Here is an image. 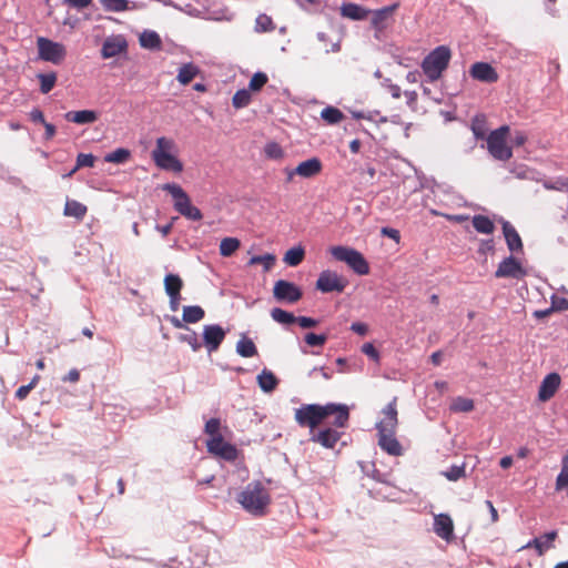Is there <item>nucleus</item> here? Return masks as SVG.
Listing matches in <instances>:
<instances>
[{
	"mask_svg": "<svg viewBox=\"0 0 568 568\" xmlns=\"http://www.w3.org/2000/svg\"><path fill=\"white\" fill-rule=\"evenodd\" d=\"M382 234L396 241L397 243L399 242L400 240V234H399V231L396 230V229H393V227H383L382 229Z\"/></svg>",
	"mask_w": 568,
	"mask_h": 568,
	"instance_id": "64",
	"label": "nucleus"
},
{
	"mask_svg": "<svg viewBox=\"0 0 568 568\" xmlns=\"http://www.w3.org/2000/svg\"><path fill=\"white\" fill-rule=\"evenodd\" d=\"M100 2L108 12H122L129 9L128 0H100Z\"/></svg>",
	"mask_w": 568,
	"mask_h": 568,
	"instance_id": "43",
	"label": "nucleus"
},
{
	"mask_svg": "<svg viewBox=\"0 0 568 568\" xmlns=\"http://www.w3.org/2000/svg\"><path fill=\"white\" fill-rule=\"evenodd\" d=\"M174 200V210L191 221H200L203 217L202 212L196 206L192 205L190 196L183 187L176 183H165L162 187Z\"/></svg>",
	"mask_w": 568,
	"mask_h": 568,
	"instance_id": "4",
	"label": "nucleus"
},
{
	"mask_svg": "<svg viewBox=\"0 0 568 568\" xmlns=\"http://www.w3.org/2000/svg\"><path fill=\"white\" fill-rule=\"evenodd\" d=\"M251 102V93L247 89H241L235 92L232 104L235 109H242Z\"/></svg>",
	"mask_w": 568,
	"mask_h": 568,
	"instance_id": "47",
	"label": "nucleus"
},
{
	"mask_svg": "<svg viewBox=\"0 0 568 568\" xmlns=\"http://www.w3.org/2000/svg\"><path fill=\"white\" fill-rule=\"evenodd\" d=\"M29 118L34 123L44 124L47 122L43 112L39 108L32 109L29 113Z\"/></svg>",
	"mask_w": 568,
	"mask_h": 568,
	"instance_id": "61",
	"label": "nucleus"
},
{
	"mask_svg": "<svg viewBox=\"0 0 568 568\" xmlns=\"http://www.w3.org/2000/svg\"><path fill=\"white\" fill-rule=\"evenodd\" d=\"M435 534L446 541H450L454 537V524L448 514H438L434 517Z\"/></svg>",
	"mask_w": 568,
	"mask_h": 568,
	"instance_id": "17",
	"label": "nucleus"
},
{
	"mask_svg": "<svg viewBox=\"0 0 568 568\" xmlns=\"http://www.w3.org/2000/svg\"><path fill=\"white\" fill-rule=\"evenodd\" d=\"M568 487V453L561 459V471L556 478V490Z\"/></svg>",
	"mask_w": 568,
	"mask_h": 568,
	"instance_id": "44",
	"label": "nucleus"
},
{
	"mask_svg": "<svg viewBox=\"0 0 568 568\" xmlns=\"http://www.w3.org/2000/svg\"><path fill=\"white\" fill-rule=\"evenodd\" d=\"M304 341L308 346L322 347L327 341V335L326 334H315V333L311 332V333L305 334Z\"/></svg>",
	"mask_w": 568,
	"mask_h": 568,
	"instance_id": "51",
	"label": "nucleus"
},
{
	"mask_svg": "<svg viewBox=\"0 0 568 568\" xmlns=\"http://www.w3.org/2000/svg\"><path fill=\"white\" fill-rule=\"evenodd\" d=\"M471 131L474 133V136L477 139V140H484L486 139L487 140V136H486V126H485V122L483 120H479V119H474V121L471 122Z\"/></svg>",
	"mask_w": 568,
	"mask_h": 568,
	"instance_id": "54",
	"label": "nucleus"
},
{
	"mask_svg": "<svg viewBox=\"0 0 568 568\" xmlns=\"http://www.w3.org/2000/svg\"><path fill=\"white\" fill-rule=\"evenodd\" d=\"M322 171V162L318 158H311L301 162L294 172L304 179H311Z\"/></svg>",
	"mask_w": 568,
	"mask_h": 568,
	"instance_id": "23",
	"label": "nucleus"
},
{
	"mask_svg": "<svg viewBox=\"0 0 568 568\" xmlns=\"http://www.w3.org/2000/svg\"><path fill=\"white\" fill-rule=\"evenodd\" d=\"M273 296L280 303L295 304L302 296V288L293 282L278 280L273 287Z\"/></svg>",
	"mask_w": 568,
	"mask_h": 568,
	"instance_id": "8",
	"label": "nucleus"
},
{
	"mask_svg": "<svg viewBox=\"0 0 568 568\" xmlns=\"http://www.w3.org/2000/svg\"><path fill=\"white\" fill-rule=\"evenodd\" d=\"M256 382L261 390L266 394L274 392L280 384V379L267 368L262 369L256 377Z\"/></svg>",
	"mask_w": 568,
	"mask_h": 568,
	"instance_id": "25",
	"label": "nucleus"
},
{
	"mask_svg": "<svg viewBox=\"0 0 568 568\" xmlns=\"http://www.w3.org/2000/svg\"><path fill=\"white\" fill-rule=\"evenodd\" d=\"M452 58V51L447 45H438L423 60L422 69L429 81H436L447 69Z\"/></svg>",
	"mask_w": 568,
	"mask_h": 568,
	"instance_id": "3",
	"label": "nucleus"
},
{
	"mask_svg": "<svg viewBox=\"0 0 568 568\" xmlns=\"http://www.w3.org/2000/svg\"><path fill=\"white\" fill-rule=\"evenodd\" d=\"M64 119L68 122L84 125L95 122L99 119V113L94 110L69 111L64 114Z\"/></svg>",
	"mask_w": 568,
	"mask_h": 568,
	"instance_id": "24",
	"label": "nucleus"
},
{
	"mask_svg": "<svg viewBox=\"0 0 568 568\" xmlns=\"http://www.w3.org/2000/svg\"><path fill=\"white\" fill-rule=\"evenodd\" d=\"M174 146L175 144L173 140L165 136L158 138L155 149L152 151V155L159 154V152H170Z\"/></svg>",
	"mask_w": 568,
	"mask_h": 568,
	"instance_id": "52",
	"label": "nucleus"
},
{
	"mask_svg": "<svg viewBox=\"0 0 568 568\" xmlns=\"http://www.w3.org/2000/svg\"><path fill=\"white\" fill-rule=\"evenodd\" d=\"M361 349L372 361H374L375 363H379V358H381L379 352L377 351V348L374 346L373 343H365V344H363Z\"/></svg>",
	"mask_w": 568,
	"mask_h": 568,
	"instance_id": "57",
	"label": "nucleus"
},
{
	"mask_svg": "<svg viewBox=\"0 0 568 568\" xmlns=\"http://www.w3.org/2000/svg\"><path fill=\"white\" fill-rule=\"evenodd\" d=\"M268 78L264 72H256L248 82L250 91H260L267 82Z\"/></svg>",
	"mask_w": 568,
	"mask_h": 568,
	"instance_id": "50",
	"label": "nucleus"
},
{
	"mask_svg": "<svg viewBox=\"0 0 568 568\" xmlns=\"http://www.w3.org/2000/svg\"><path fill=\"white\" fill-rule=\"evenodd\" d=\"M199 72L200 69L197 65L192 62L185 63L180 68L176 79L181 84L186 85L197 75Z\"/></svg>",
	"mask_w": 568,
	"mask_h": 568,
	"instance_id": "29",
	"label": "nucleus"
},
{
	"mask_svg": "<svg viewBox=\"0 0 568 568\" xmlns=\"http://www.w3.org/2000/svg\"><path fill=\"white\" fill-rule=\"evenodd\" d=\"M38 57L52 64H61L67 57L65 45L45 37L37 38Z\"/></svg>",
	"mask_w": 568,
	"mask_h": 568,
	"instance_id": "7",
	"label": "nucleus"
},
{
	"mask_svg": "<svg viewBox=\"0 0 568 568\" xmlns=\"http://www.w3.org/2000/svg\"><path fill=\"white\" fill-rule=\"evenodd\" d=\"M509 132L508 125H501L491 131L487 136V149L490 155L498 161H507L513 156V151L506 144V136Z\"/></svg>",
	"mask_w": 568,
	"mask_h": 568,
	"instance_id": "6",
	"label": "nucleus"
},
{
	"mask_svg": "<svg viewBox=\"0 0 568 568\" xmlns=\"http://www.w3.org/2000/svg\"><path fill=\"white\" fill-rule=\"evenodd\" d=\"M95 158L91 153H79L77 156V164L67 174L63 175V178H70L80 168H92L94 165Z\"/></svg>",
	"mask_w": 568,
	"mask_h": 568,
	"instance_id": "37",
	"label": "nucleus"
},
{
	"mask_svg": "<svg viewBox=\"0 0 568 568\" xmlns=\"http://www.w3.org/2000/svg\"><path fill=\"white\" fill-rule=\"evenodd\" d=\"M219 458L226 462H235L239 457V449L231 443H225L216 455Z\"/></svg>",
	"mask_w": 568,
	"mask_h": 568,
	"instance_id": "42",
	"label": "nucleus"
},
{
	"mask_svg": "<svg viewBox=\"0 0 568 568\" xmlns=\"http://www.w3.org/2000/svg\"><path fill=\"white\" fill-rule=\"evenodd\" d=\"M275 260H276L275 255H273L271 253H266L264 255L252 256L248 261V264L250 265L262 264L264 267V271H270L271 267L274 265Z\"/></svg>",
	"mask_w": 568,
	"mask_h": 568,
	"instance_id": "46",
	"label": "nucleus"
},
{
	"mask_svg": "<svg viewBox=\"0 0 568 568\" xmlns=\"http://www.w3.org/2000/svg\"><path fill=\"white\" fill-rule=\"evenodd\" d=\"M399 8V2L371 11V26L376 32H383L386 29L385 21Z\"/></svg>",
	"mask_w": 568,
	"mask_h": 568,
	"instance_id": "14",
	"label": "nucleus"
},
{
	"mask_svg": "<svg viewBox=\"0 0 568 568\" xmlns=\"http://www.w3.org/2000/svg\"><path fill=\"white\" fill-rule=\"evenodd\" d=\"M235 500L248 514L262 517L271 504V495L260 480L248 483L237 493Z\"/></svg>",
	"mask_w": 568,
	"mask_h": 568,
	"instance_id": "2",
	"label": "nucleus"
},
{
	"mask_svg": "<svg viewBox=\"0 0 568 568\" xmlns=\"http://www.w3.org/2000/svg\"><path fill=\"white\" fill-rule=\"evenodd\" d=\"M37 78L40 81V92L43 94H48L55 85L57 82V73L48 72V73H39Z\"/></svg>",
	"mask_w": 568,
	"mask_h": 568,
	"instance_id": "36",
	"label": "nucleus"
},
{
	"mask_svg": "<svg viewBox=\"0 0 568 568\" xmlns=\"http://www.w3.org/2000/svg\"><path fill=\"white\" fill-rule=\"evenodd\" d=\"M275 29L273 20L270 16L261 13L255 19L254 31L257 33L270 32Z\"/></svg>",
	"mask_w": 568,
	"mask_h": 568,
	"instance_id": "39",
	"label": "nucleus"
},
{
	"mask_svg": "<svg viewBox=\"0 0 568 568\" xmlns=\"http://www.w3.org/2000/svg\"><path fill=\"white\" fill-rule=\"evenodd\" d=\"M397 397H394L384 408V418L376 424V429L381 432H392L397 426Z\"/></svg>",
	"mask_w": 568,
	"mask_h": 568,
	"instance_id": "16",
	"label": "nucleus"
},
{
	"mask_svg": "<svg viewBox=\"0 0 568 568\" xmlns=\"http://www.w3.org/2000/svg\"><path fill=\"white\" fill-rule=\"evenodd\" d=\"M222 435L211 437L206 440V448L210 454L217 455L220 452V448L225 444Z\"/></svg>",
	"mask_w": 568,
	"mask_h": 568,
	"instance_id": "53",
	"label": "nucleus"
},
{
	"mask_svg": "<svg viewBox=\"0 0 568 568\" xmlns=\"http://www.w3.org/2000/svg\"><path fill=\"white\" fill-rule=\"evenodd\" d=\"M544 186L547 190L567 191L568 190V182L566 180L558 179L555 182H545Z\"/></svg>",
	"mask_w": 568,
	"mask_h": 568,
	"instance_id": "59",
	"label": "nucleus"
},
{
	"mask_svg": "<svg viewBox=\"0 0 568 568\" xmlns=\"http://www.w3.org/2000/svg\"><path fill=\"white\" fill-rule=\"evenodd\" d=\"M131 156V153L128 149L119 148L104 156V161L109 163L123 164Z\"/></svg>",
	"mask_w": 568,
	"mask_h": 568,
	"instance_id": "40",
	"label": "nucleus"
},
{
	"mask_svg": "<svg viewBox=\"0 0 568 568\" xmlns=\"http://www.w3.org/2000/svg\"><path fill=\"white\" fill-rule=\"evenodd\" d=\"M443 475L449 481H457L458 479L466 477L465 464L452 465L445 471H443Z\"/></svg>",
	"mask_w": 568,
	"mask_h": 568,
	"instance_id": "45",
	"label": "nucleus"
},
{
	"mask_svg": "<svg viewBox=\"0 0 568 568\" xmlns=\"http://www.w3.org/2000/svg\"><path fill=\"white\" fill-rule=\"evenodd\" d=\"M495 250V242L493 239L487 240H480L478 253L486 255L488 253L494 252Z\"/></svg>",
	"mask_w": 568,
	"mask_h": 568,
	"instance_id": "60",
	"label": "nucleus"
},
{
	"mask_svg": "<svg viewBox=\"0 0 568 568\" xmlns=\"http://www.w3.org/2000/svg\"><path fill=\"white\" fill-rule=\"evenodd\" d=\"M152 159L156 166L162 170L172 171L174 173H180L183 170L182 162L170 152H159V154H153Z\"/></svg>",
	"mask_w": 568,
	"mask_h": 568,
	"instance_id": "19",
	"label": "nucleus"
},
{
	"mask_svg": "<svg viewBox=\"0 0 568 568\" xmlns=\"http://www.w3.org/2000/svg\"><path fill=\"white\" fill-rule=\"evenodd\" d=\"M503 233L510 252L517 253L523 251L521 237L510 222L503 221Z\"/></svg>",
	"mask_w": 568,
	"mask_h": 568,
	"instance_id": "21",
	"label": "nucleus"
},
{
	"mask_svg": "<svg viewBox=\"0 0 568 568\" xmlns=\"http://www.w3.org/2000/svg\"><path fill=\"white\" fill-rule=\"evenodd\" d=\"M369 13V9H366L363 6L354 2H344L341 6V14L344 18H348L353 21H363L368 17Z\"/></svg>",
	"mask_w": 568,
	"mask_h": 568,
	"instance_id": "22",
	"label": "nucleus"
},
{
	"mask_svg": "<svg viewBox=\"0 0 568 568\" xmlns=\"http://www.w3.org/2000/svg\"><path fill=\"white\" fill-rule=\"evenodd\" d=\"M474 229L481 234H491L495 231L494 222L486 215L477 214L471 219Z\"/></svg>",
	"mask_w": 568,
	"mask_h": 568,
	"instance_id": "28",
	"label": "nucleus"
},
{
	"mask_svg": "<svg viewBox=\"0 0 568 568\" xmlns=\"http://www.w3.org/2000/svg\"><path fill=\"white\" fill-rule=\"evenodd\" d=\"M126 48L128 43L122 37L108 38L102 44L101 55L103 59H110L125 51Z\"/></svg>",
	"mask_w": 568,
	"mask_h": 568,
	"instance_id": "20",
	"label": "nucleus"
},
{
	"mask_svg": "<svg viewBox=\"0 0 568 568\" xmlns=\"http://www.w3.org/2000/svg\"><path fill=\"white\" fill-rule=\"evenodd\" d=\"M87 213V206L78 201H67L64 206V215L82 219Z\"/></svg>",
	"mask_w": 568,
	"mask_h": 568,
	"instance_id": "35",
	"label": "nucleus"
},
{
	"mask_svg": "<svg viewBox=\"0 0 568 568\" xmlns=\"http://www.w3.org/2000/svg\"><path fill=\"white\" fill-rule=\"evenodd\" d=\"M332 256L341 262H345L356 274L366 275L369 273V265L363 254L348 246L337 245L329 250Z\"/></svg>",
	"mask_w": 568,
	"mask_h": 568,
	"instance_id": "5",
	"label": "nucleus"
},
{
	"mask_svg": "<svg viewBox=\"0 0 568 568\" xmlns=\"http://www.w3.org/2000/svg\"><path fill=\"white\" fill-rule=\"evenodd\" d=\"M227 331L220 324H206L203 326L202 345L205 346L209 354L216 352L225 339Z\"/></svg>",
	"mask_w": 568,
	"mask_h": 568,
	"instance_id": "10",
	"label": "nucleus"
},
{
	"mask_svg": "<svg viewBox=\"0 0 568 568\" xmlns=\"http://www.w3.org/2000/svg\"><path fill=\"white\" fill-rule=\"evenodd\" d=\"M304 256H305V250L301 245L293 246L286 251L283 261L288 266L294 267L302 263V261L304 260Z\"/></svg>",
	"mask_w": 568,
	"mask_h": 568,
	"instance_id": "31",
	"label": "nucleus"
},
{
	"mask_svg": "<svg viewBox=\"0 0 568 568\" xmlns=\"http://www.w3.org/2000/svg\"><path fill=\"white\" fill-rule=\"evenodd\" d=\"M321 118L327 123V124H337L344 119V113L332 105L325 106L321 111Z\"/></svg>",
	"mask_w": 568,
	"mask_h": 568,
	"instance_id": "32",
	"label": "nucleus"
},
{
	"mask_svg": "<svg viewBox=\"0 0 568 568\" xmlns=\"http://www.w3.org/2000/svg\"><path fill=\"white\" fill-rule=\"evenodd\" d=\"M469 74L473 79L484 83H494L498 80L497 71L488 62H475L469 69Z\"/></svg>",
	"mask_w": 568,
	"mask_h": 568,
	"instance_id": "12",
	"label": "nucleus"
},
{
	"mask_svg": "<svg viewBox=\"0 0 568 568\" xmlns=\"http://www.w3.org/2000/svg\"><path fill=\"white\" fill-rule=\"evenodd\" d=\"M473 409H474L473 399L466 398L463 396L456 397L450 405V410L457 412V413H468Z\"/></svg>",
	"mask_w": 568,
	"mask_h": 568,
	"instance_id": "41",
	"label": "nucleus"
},
{
	"mask_svg": "<svg viewBox=\"0 0 568 568\" xmlns=\"http://www.w3.org/2000/svg\"><path fill=\"white\" fill-rule=\"evenodd\" d=\"M378 446L390 456H400L403 454V447L395 437V430L381 432L377 430Z\"/></svg>",
	"mask_w": 568,
	"mask_h": 568,
	"instance_id": "15",
	"label": "nucleus"
},
{
	"mask_svg": "<svg viewBox=\"0 0 568 568\" xmlns=\"http://www.w3.org/2000/svg\"><path fill=\"white\" fill-rule=\"evenodd\" d=\"M347 284L348 282L336 272L325 270L320 273L315 287L322 293H342Z\"/></svg>",
	"mask_w": 568,
	"mask_h": 568,
	"instance_id": "9",
	"label": "nucleus"
},
{
	"mask_svg": "<svg viewBox=\"0 0 568 568\" xmlns=\"http://www.w3.org/2000/svg\"><path fill=\"white\" fill-rule=\"evenodd\" d=\"M264 154L267 159L280 160L284 155L282 146L276 142H268L264 146Z\"/></svg>",
	"mask_w": 568,
	"mask_h": 568,
	"instance_id": "49",
	"label": "nucleus"
},
{
	"mask_svg": "<svg viewBox=\"0 0 568 568\" xmlns=\"http://www.w3.org/2000/svg\"><path fill=\"white\" fill-rule=\"evenodd\" d=\"M560 375L558 373H549L541 381L539 390H538V399L540 402L549 400L557 392L560 386Z\"/></svg>",
	"mask_w": 568,
	"mask_h": 568,
	"instance_id": "13",
	"label": "nucleus"
},
{
	"mask_svg": "<svg viewBox=\"0 0 568 568\" xmlns=\"http://www.w3.org/2000/svg\"><path fill=\"white\" fill-rule=\"evenodd\" d=\"M187 334L179 335V341L186 343L191 346L193 352H197L202 347V343L199 341L197 334L189 327Z\"/></svg>",
	"mask_w": 568,
	"mask_h": 568,
	"instance_id": "48",
	"label": "nucleus"
},
{
	"mask_svg": "<svg viewBox=\"0 0 568 568\" xmlns=\"http://www.w3.org/2000/svg\"><path fill=\"white\" fill-rule=\"evenodd\" d=\"M205 316L204 310L199 305H187L183 307V321L187 324H194L202 321Z\"/></svg>",
	"mask_w": 568,
	"mask_h": 568,
	"instance_id": "30",
	"label": "nucleus"
},
{
	"mask_svg": "<svg viewBox=\"0 0 568 568\" xmlns=\"http://www.w3.org/2000/svg\"><path fill=\"white\" fill-rule=\"evenodd\" d=\"M241 242L236 237H224L220 243V254L229 257L240 247Z\"/></svg>",
	"mask_w": 568,
	"mask_h": 568,
	"instance_id": "38",
	"label": "nucleus"
},
{
	"mask_svg": "<svg viewBox=\"0 0 568 568\" xmlns=\"http://www.w3.org/2000/svg\"><path fill=\"white\" fill-rule=\"evenodd\" d=\"M235 351L242 357H253L257 355L256 345L245 334H243L242 337L237 341Z\"/></svg>",
	"mask_w": 568,
	"mask_h": 568,
	"instance_id": "27",
	"label": "nucleus"
},
{
	"mask_svg": "<svg viewBox=\"0 0 568 568\" xmlns=\"http://www.w3.org/2000/svg\"><path fill=\"white\" fill-rule=\"evenodd\" d=\"M351 331H353L354 333H356L361 336H364L368 332V326H367V324L362 323V322H354L351 325Z\"/></svg>",
	"mask_w": 568,
	"mask_h": 568,
	"instance_id": "63",
	"label": "nucleus"
},
{
	"mask_svg": "<svg viewBox=\"0 0 568 568\" xmlns=\"http://www.w3.org/2000/svg\"><path fill=\"white\" fill-rule=\"evenodd\" d=\"M221 420L219 418H211L205 423L204 432L211 437L222 435L220 433Z\"/></svg>",
	"mask_w": 568,
	"mask_h": 568,
	"instance_id": "55",
	"label": "nucleus"
},
{
	"mask_svg": "<svg viewBox=\"0 0 568 568\" xmlns=\"http://www.w3.org/2000/svg\"><path fill=\"white\" fill-rule=\"evenodd\" d=\"M93 0H64L67 4H69L72 8H75L77 10H82L92 4Z\"/></svg>",
	"mask_w": 568,
	"mask_h": 568,
	"instance_id": "62",
	"label": "nucleus"
},
{
	"mask_svg": "<svg viewBox=\"0 0 568 568\" xmlns=\"http://www.w3.org/2000/svg\"><path fill=\"white\" fill-rule=\"evenodd\" d=\"M334 415L333 425L336 428H344L348 424L349 409L345 404L327 403L326 405L306 404L295 410V420L300 426L310 427V433L328 416Z\"/></svg>",
	"mask_w": 568,
	"mask_h": 568,
	"instance_id": "1",
	"label": "nucleus"
},
{
	"mask_svg": "<svg viewBox=\"0 0 568 568\" xmlns=\"http://www.w3.org/2000/svg\"><path fill=\"white\" fill-rule=\"evenodd\" d=\"M342 433L327 427L317 433H311L310 440L322 445L325 448H334L336 443L341 439Z\"/></svg>",
	"mask_w": 568,
	"mask_h": 568,
	"instance_id": "18",
	"label": "nucleus"
},
{
	"mask_svg": "<svg viewBox=\"0 0 568 568\" xmlns=\"http://www.w3.org/2000/svg\"><path fill=\"white\" fill-rule=\"evenodd\" d=\"M302 328L307 329L318 325L320 321L308 316H296V321Z\"/></svg>",
	"mask_w": 568,
	"mask_h": 568,
	"instance_id": "58",
	"label": "nucleus"
},
{
	"mask_svg": "<svg viewBox=\"0 0 568 568\" xmlns=\"http://www.w3.org/2000/svg\"><path fill=\"white\" fill-rule=\"evenodd\" d=\"M271 317L276 323L283 324V325H291V324L295 323V321H296V316L293 313L285 311L283 308H280V307H274L271 311Z\"/></svg>",
	"mask_w": 568,
	"mask_h": 568,
	"instance_id": "34",
	"label": "nucleus"
},
{
	"mask_svg": "<svg viewBox=\"0 0 568 568\" xmlns=\"http://www.w3.org/2000/svg\"><path fill=\"white\" fill-rule=\"evenodd\" d=\"M527 275V272L520 264V262L514 256L509 255L505 257L499 264L495 272L497 278H516L520 280Z\"/></svg>",
	"mask_w": 568,
	"mask_h": 568,
	"instance_id": "11",
	"label": "nucleus"
},
{
	"mask_svg": "<svg viewBox=\"0 0 568 568\" xmlns=\"http://www.w3.org/2000/svg\"><path fill=\"white\" fill-rule=\"evenodd\" d=\"M183 287V281L178 274H168L164 277V290L166 294H178L181 293Z\"/></svg>",
	"mask_w": 568,
	"mask_h": 568,
	"instance_id": "33",
	"label": "nucleus"
},
{
	"mask_svg": "<svg viewBox=\"0 0 568 568\" xmlns=\"http://www.w3.org/2000/svg\"><path fill=\"white\" fill-rule=\"evenodd\" d=\"M140 45L149 50H160L162 48V40L158 32L153 30H144L140 36Z\"/></svg>",
	"mask_w": 568,
	"mask_h": 568,
	"instance_id": "26",
	"label": "nucleus"
},
{
	"mask_svg": "<svg viewBox=\"0 0 568 568\" xmlns=\"http://www.w3.org/2000/svg\"><path fill=\"white\" fill-rule=\"evenodd\" d=\"M530 547H534L538 555H542L546 550L552 548V545H545L541 540V538H534L531 540H529L525 546L524 548H530Z\"/></svg>",
	"mask_w": 568,
	"mask_h": 568,
	"instance_id": "56",
	"label": "nucleus"
}]
</instances>
